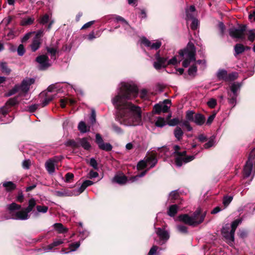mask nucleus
<instances>
[{
    "label": "nucleus",
    "instance_id": "1",
    "mask_svg": "<svg viewBox=\"0 0 255 255\" xmlns=\"http://www.w3.org/2000/svg\"><path fill=\"white\" fill-rule=\"evenodd\" d=\"M138 94L137 87L133 84L122 83L120 92L112 100V103L119 111V121L127 126L141 124V110L127 100L135 98Z\"/></svg>",
    "mask_w": 255,
    "mask_h": 255
},
{
    "label": "nucleus",
    "instance_id": "2",
    "mask_svg": "<svg viewBox=\"0 0 255 255\" xmlns=\"http://www.w3.org/2000/svg\"><path fill=\"white\" fill-rule=\"evenodd\" d=\"M206 216V212L201 213V209H197L190 216L188 214H183L179 216V220L184 223L192 226H196L203 222Z\"/></svg>",
    "mask_w": 255,
    "mask_h": 255
},
{
    "label": "nucleus",
    "instance_id": "3",
    "mask_svg": "<svg viewBox=\"0 0 255 255\" xmlns=\"http://www.w3.org/2000/svg\"><path fill=\"white\" fill-rule=\"evenodd\" d=\"M7 210L10 216L9 219L19 220H25L29 218V215L27 210L24 209L20 211L15 212L16 211L19 210L21 209V205L12 203L10 204L7 205L6 206Z\"/></svg>",
    "mask_w": 255,
    "mask_h": 255
},
{
    "label": "nucleus",
    "instance_id": "4",
    "mask_svg": "<svg viewBox=\"0 0 255 255\" xmlns=\"http://www.w3.org/2000/svg\"><path fill=\"white\" fill-rule=\"evenodd\" d=\"M179 54L184 59L182 63L184 67H188L192 62L195 61V48L192 43H189L186 48L180 50Z\"/></svg>",
    "mask_w": 255,
    "mask_h": 255
},
{
    "label": "nucleus",
    "instance_id": "5",
    "mask_svg": "<svg viewBox=\"0 0 255 255\" xmlns=\"http://www.w3.org/2000/svg\"><path fill=\"white\" fill-rule=\"evenodd\" d=\"M173 149L175 162L178 167H180L183 163L190 162L194 159V156H186L185 150L180 151V147L178 145H174Z\"/></svg>",
    "mask_w": 255,
    "mask_h": 255
},
{
    "label": "nucleus",
    "instance_id": "6",
    "mask_svg": "<svg viewBox=\"0 0 255 255\" xmlns=\"http://www.w3.org/2000/svg\"><path fill=\"white\" fill-rule=\"evenodd\" d=\"M253 153L254 151H252L244 167V174L246 177L254 175L255 157L253 155Z\"/></svg>",
    "mask_w": 255,
    "mask_h": 255
},
{
    "label": "nucleus",
    "instance_id": "7",
    "mask_svg": "<svg viewBox=\"0 0 255 255\" xmlns=\"http://www.w3.org/2000/svg\"><path fill=\"white\" fill-rule=\"evenodd\" d=\"M34 79L32 78H29L24 80L20 86H15L8 94V96H10L15 94L19 90L23 92L26 93L29 89L30 86L34 83Z\"/></svg>",
    "mask_w": 255,
    "mask_h": 255
},
{
    "label": "nucleus",
    "instance_id": "8",
    "mask_svg": "<svg viewBox=\"0 0 255 255\" xmlns=\"http://www.w3.org/2000/svg\"><path fill=\"white\" fill-rule=\"evenodd\" d=\"M246 29V26L242 25L239 28H232L230 29L229 32L230 35L233 38L244 39Z\"/></svg>",
    "mask_w": 255,
    "mask_h": 255
},
{
    "label": "nucleus",
    "instance_id": "9",
    "mask_svg": "<svg viewBox=\"0 0 255 255\" xmlns=\"http://www.w3.org/2000/svg\"><path fill=\"white\" fill-rule=\"evenodd\" d=\"M222 234L229 243L234 242L235 233L231 230L229 225H226L223 228Z\"/></svg>",
    "mask_w": 255,
    "mask_h": 255
},
{
    "label": "nucleus",
    "instance_id": "10",
    "mask_svg": "<svg viewBox=\"0 0 255 255\" xmlns=\"http://www.w3.org/2000/svg\"><path fill=\"white\" fill-rule=\"evenodd\" d=\"M156 61L153 63V66L156 70H159L162 67H165L167 66V59L164 57H161L159 52L155 55Z\"/></svg>",
    "mask_w": 255,
    "mask_h": 255
},
{
    "label": "nucleus",
    "instance_id": "11",
    "mask_svg": "<svg viewBox=\"0 0 255 255\" xmlns=\"http://www.w3.org/2000/svg\"><path fill=\"white\" fill-rule=\"evenodd\" d=\"M36 60L39 64V68L41 70L46 69L50 66L49 63L48 57L46 55H43L38 56Z\"/></svg>",
    "mask_w": 255,
    "mask_h": 255
},
{
    "label": "nucleus",
    "instance_id": "12",
    "mask_svg": "<svg viewBox=\"0 0 255 255\" xmlns=\"http://www.w3.org/2000/svg\"><path fill=\"white\" fill-rule=\"evenodd\" d=\"M156 233L159 238V244L162 245L164 244L169 239V235L168 233L161 228H157L156 229Z\"/></svg>",
    "mask_w": 255,
    "mask_h": 255
},
{
    "label": "nucleus",
    "instance_id": "13",
    "mask_svg": "<svg viewBox=\"0 0 255 255\" xmlns=\"http://www.w3.org/2000/svg\"><path fill=\"white\" fill-rule=\"evenodd\" d=\"M141 43L151 49L156 50L161 45V43L159 41L157 40L154 42H151L145 37L141 39Z\"/></svg>",
    "mask_w": 255,
    "mask_h": 255
},
{
    "label": "nucleus",
    "instance_id": "14",
    "mask_svg": "<svg viewBox=\"0 0 255 255\" xmlns=\"http://www.w3.org/2000/svg\"><path fill=\"white\" fill-rule=\"evenodd\" d=\"M57 161L55 159H50L45 163V168L49 173L52 174L55 171V167Z\"/></svg>",
    "mask_w": 255,
    "mask_h": 255
},
{
    "label": "nucleus",
    "instance_id": "15",
    "mask_svg": "<svg viewBox=\"0 0 255 255\" xmlns=\"http://www.w3.org/2000/svg\"><path fill=\"white\" fill-rule=\"evenodd\" d=\"M205 122V117L200 113L195 115L193 122L198 126L203 125Z\"/></svg>",
    "mask_w": 255,
    "mask_h": 255
},
{
    "label": "nucleus",
    "instance_id": "16",
    "mask_svg": "<svg viewBox=\"0 0 255 255\" xmlns=\"http://www.w3.org/2000/svg\"><path fill=\"white\" fill-rule=\"evenodd\" d=\"M195 8L194 6L191 5L189 8L186 10V19L187 20L195 19Z\"/></svg>",
    "mask_w": 255,
    "mask_h": 255
},
{
    "label": "nucleus",
    "instance_id": "17",
    "mask_svg": "<svg viewBox=\"0 0 255 255\" xmlns=\"http://www.w3.org/2000/svg\"><path fill=\"white\" fill-rule=\"evenodd\" d=\"M173 134L176 139L180 141L182 139L184 133L180 127H177L174 130Z\"/></svg>",
    "mask_w": 255,
    "mask_h": 255
},
{
    "label": "nucleus",
    "instance_id": "18",
    "mask_svg": "<svg viewBox=\"0 0 255 255\" xmlns=\"http://www.w3.org/2000/svg\"><path fill=\"white\" fill-rule=\"evenodd\" d=\"M228 76L227 71L225 70L220 69L217 73V77L219 80L227 81Z\"/></svg>",
    "mask_w": 255,
    "mask_h": 255
},
{
    "label": "nucleus",
    "instance_id": "19",
    "mask_svg": "<svg viewBox=\"0 0 255 255\" xmlns=\"http://www.w3.org/2000/svg\"><path fill=\"white\" fill-rule=\"evenodd\" d=\"M246 48L247 49H249L250 48L249 47H245L242 44H237L234 47V50L235 51V55L236 56L237 55L243 53L245 51Z\"/></svg>",
    "mask_w": 255,
    "mask_h": 255
},
{
    "label": "nucleus",
    "instance_id": "20",
    "mask_svg": "<svg viewBox=\"0 0 255 255\" xmlns=\"http://www.w3.org/2000/svg\"><path fill=\"white\" fill-rule=\"evenodd\" d=\"M41 43V39L33 38L30 47L32 51H36L40 47Z\"/></svg>",
    "mask_w": 255,
    "mask_h": 255
},
{
    "label": "nucleus",
    "instance_id": "21",
    "mask_svg": "<svg viewBox=\"0 0 255 255\" xmlns=\"http://www.w3.org/2000/svg\"><path fill=\"white\" fill-rule=\"evenodd\" d=\"M55 195L58 197L71 196L73 195V192L65 190L56 191Z\"/></svg>",
    "mask_w": 255,
    "mask_h": 255
},
{
    "label": "nucleus",
    "instance_id": "22",
    "mask_svg": "<svg viewBox=\"0 0 255 255\" xmlns=\"http://www.w3.org/2000/svg\"><path fill=\"white\" fill-rule=\"evenodd\" d=\"M161 105L162 112L166 113L167 112L168 110L170 109L171 105V102L170 100H165Z\"/></svg>",
    "mask_w": 255,
    "mask_h": 255
},
{
    "label": "nucleus",
    "instance_id": "23",
    "mask_svg": "<svg viewBox=\"0 0 255 255\" xmlns=\"http://www.w3.org/2000/svg\"><path fill=\"white\" fill-rule=\"evenodd\" d=\"M178 209V207L176 205H172L169 207L167 214L170 217H173L177 213Z\"/></svg>",
    "mask_w": 255,
    "mask_h": 255
},
{
    "label": "nucleus",
    "instance_id": "24",
    "mask_svg": "<svg viewBox=\"0 0 255 255\" xmlns=\"http://www.w3.org/2000/svg\"><path fill=\"white\" fill-rule=\"evenodd\" d=\"M113 181L119 184H124L127 181V177L125 175H117L113 179Z\"/></svg>",
    "mask_w": 255,
    "mask_h": 255
},
{
    "label": "nucleus",
    "instance_id": "25",
    "mask_svg": "<svg viewBox=\"0 0 255 255\" xmlns=\"http://www.w3.org/2000/svg\"><path fill=\"white\" fill-rule=\"evenodd\" d=\"M147 162L149 167H153L157 163V159L154 155H150L146 158Z\"/></svg>",
    "mask_w": 255,
    "mask_h": 255
},
{
    "label": "nucleus",
    "instance_id": "26",
    "mask_svg": "<svg viewBox=\"0 0 255 255\" xmlns=\"http://www.w3.org/2000/svg\"><path fill=\"white\" fill-rule=\"evenodd\" d=\"M81 146L85 149L89 150L91 148V145L86 138H83L79 139Z\"/></svg>",
    "mask_w": 255,
    "mask_h": 255
},
{
    "label": "nucleus",
    "instance_id": "27",
    "mask_svg": "<svg viewBox=\"0 0 255 255\" xmlns=\"http://www.w3.org/2000/svg\"><path fill=\"white\" fill-rule=\"evenodd\" d=\"M78 128L80 132L82 133H85L90 129V127H87L86 124L83 121L79 123Z\"/></svg>",
    "mask_w": 255,
    "mask_h": 255
},
{
    "label": "nucleus",
    "instance_id": "28",
    "mask_svg": "<svg viewBox=\"0 0 255 255\" xmlns=\"http://www.w3.org/2000/svg\"><path fill=\"white\" fill-rule=\"evenodd\" d=\"M55 229L58 231L59 233H63L67 231V229L64 227L61 223H56L53 225Z\"/></svg>",
    "mask_w": 255,
    "mask_h": 255
},
{
    "label": "nucleus",
    "instance_id": "29",
    "mask_svg": "<svg viewBox=\"0 0 255 255\" xmlns=\"http://www.w3.org/2000/svg\"><path fill=\"white\" fill-rule=\"evenodd\" d=\"M34 18L32 17H27L22 19L20 23L23 26L30 25L33 23Z\"/></svg>",
    "mask_w": 255,
    "mask_h": 255
},
{
    "label": "nucleus",
    "instance_id": "30",
    "mask_svg": "<svg viewBox=\"0 0 255 255\" xmlns=\"http://www.w3.org/2000/svg\"><path fill=\"white\" fill-rule=\"evenodd\" d=\"M3 186L5 188L7 191H10L16 188V185L12 182H6L3 183Z\"/></svg>",
    "mask_w": 255,
    "mask_h": 255
},
{
    "label": "nucleus",
    "instance_id": "31",
    "mask_svg": "<svg viewBox=\"0 0 255 255\" xmlns=\"http://www.w3.org/2000/svg\"><path fill=\"white\" fill-rule=\"evenodd\" d=\"M36 201L34 198H31L28 201V206L25 209L28 213L30 212L36 205Z\"/></svg>",
    "mask_w": 255,
    "mask_h": 255
},
{
    "label": "nucleus",
    "instance_id": "32",
    "mask_svg": "<svg viewBox=\"0 0 255 255\" xmlns=\"http://www.w3.org/2000/svg\"><path fill=\"white\" fill-rule=\"evenodd\" d=\"M241 84L239 83H233L231 86V90L234 95L237 96V92L240 90Z\"/></svg>",
    "mask_w": 255,
    "mask_h": 255
},
{
    "label": "nucleus",
    "instance_id": "33",
    "mask_svg": "<svg viewBox=\"0 0 255 255\" xmlns=\"http://www.w3.org/2000/svg\"><path fill=\"white\" fill-rule=\"evenodd\" d=\"M155 125L157 127L162 128L166 125V121L162 117H158L155 121Z\"/></svg>",
    "mask_w": 255,
    "mask_h": 255
},
{
    "label": "nucleus",
    "instance_id": "34",
    "mask_svg": "<svg viewBox=\"0 0 255 255\" xmlns=\"http://www.w3.org/2000/svg\"><path fill=\"white\" fill-rule=\"evenodd\" d=\"M47 52L51 54V59L53 60L56 59V54L57 52V48L56 47H47Z\"/></svg>",
    "mask_w": 255,
    "mask_h": 255
},
{
    "label": "nucleus",
    "instance_id": "35",
    "mask_svg": "<svg viewBox=\"0 0 255 255\" xmlns=\"http://www.w3.org/2000/svg\"><path fill=\"white\" fill-rule=\"evenodd\" d=\"M99 148L102 150L109 151H111L112 149V146L109 143H102L99 146Z\"/></svg>",
    "mask_w": 255,
    "mask_h": 255
},
{
    "label": "nucleus",
    "instance_id": "36",
    "mask_svg": "<svg viewBox=\"0 0 255 255\" xmlns=\"http://www.w3.org/2000/svg\"><path fill=\"white\" fill-rule=\"evenodd\" d=\"M194 113L192 111H188L186 113V121L193 122L195 116Z\"/></svg>",
    "mask_w": 255,
    "mask_h": 255
},
{
    "label": "nucleus",
    "instance_id": "37",
    "mask_svg": "<svg viewBox=\"0 0 255 255\" xmlns=\"http://www.w3.org/2000/svg\"><path fill=\"white\" fill-rule=\"evenodd\" d=\"M0 67L1 69V71L5 73L6 74H9L10 72V69L8 68L5 63H1L0 65Z\"/></svg>",
    "mask_w": 255,
    "mask_h": 255
},
{
    "label": "nucleus",
    "instance_id": "38",
    "mask_svg": "<svg viewBox=\"0 0 255 255\" xmlns=\"http://www.w3.org/2000/svg\"><path fill=\"white\" fill-rule=\"evenodd\" d=\"M248 40L253 42L255 39V29H251L248 31Z\"/></svg>",
    "mask_w": 255,
    "mask_h": 255
},
{
    "label": "nucleus",
    "instance_id": "39",
    "mask_svg": "<svg viewBox=\"0 0 255 255\" xmlns=\"http://www.w3.org/2000/svg\"><path fill=\"white\" fill-rule=\"evenodd\" d=\"M148 166L146 158L145 160H141L138 162L137 165L138 169H142L143 168Z\"/></svg>",
    "mask_w": 255,
    "mask_h": 255
},
{
    "label": "nucleus",
    "instance_id": "40",
    "mask_svg": "<svg viewBox=\"0 0 255 255\" xmlns=\"http://www.w3.org/2000/svg\"><path fill=\"white\" fill-rule=\"evenodd\" d=\"M238 77V73L233 72L229 74H228L227 81H231L236 79Z\"/></svg>",
    "mask_w": 255,
    "mask_h": 255
},
{
    "label": "nucleus",
    "instance_id": "41",
    "mask_svg": "<svg viewBox=\"0 0 255 255\" xmlns=\"http://www.w3.org/2000/svg\"><path fill=\"white\" fill-rule=\"evenodd\" d=\"M112 16L113 18L115 19L117 21H122L128 26H129L127 21L122 17L117 15H114Z\"/></svg>",
    "mask_w": 255,
    "mask_h": 255
},
{
    "label": "nucleus",
    "instance_id": "42",
    "mask_svg": "<svg viewBox=\"0 0 255 255\" xmlns=\"http://www.w3.org/2000/svg\"><path fill=\"white\" fill-rule=\"evenodd\" d=\"M37 210L39 213H45L48 211V207L45 206H37Z\"/></svg>",
    "mask_w": 255,
    "mask_h": 255
},
{
    "label": "nucleus",
    "instance_id": "43",
    "mask_svg": "<svg viewBox=\"0 0 255 255\" xmlns=\"http://www.w3.org/2000/svg\"><path fill=\"white\" fill-rule=\"evenodd\" d=\"M80 246V242H76L71 244L69 245V248L70 249V252H73L76 250Z\"/></svg>",
    "mask_w": 255,
    "mask_h": 255
},
{
    "label": "nucleus",
    "instance_id": "44",
    "mask_svg": "<svg viewBox=\"0 0 255 255\" xmlns=\"http://www.w3.org/2000/svg\"><path fill=\"white\" fill-rule=\"evenodd\" d=\"M180 122L178 118H174L172 120H169L168 122V125L170 126H175L178 125Z\"/></svg>",
    "mask_w": 255,
    "mask_h": 255
},
{
    "label": "nucleus",
    "instance_id": "45",
    "mask_svg": "<svg viewBox=\"0 0 255 255\" xmlns=\"http://www.w3.org/2000/svg\"><path fill=\"white\" fill-rule=\"evenodd\" d=\"M215 144L214 138L211 137L209 141L204 144V147L205 148H208L213 146Z\"/></svg>",
    "mask_w": 255,
    "mask_h": 255
},
{
    "label": "nucleus",
    "instance_id": "46",
    "mask_svg": "<svg viewBox=\"0 0 255 255\" xmlns=\"http://www.w3.org/2000/svg\"><path fill=\"white\" fill-rule=\"evenodd\" d=\"M197 72L196 66L193 65L188 69V74L190 76H195Z\"/></svg>",
    "mask_w": 255,
    "mask_h": 255
},
{
    "label": "nucleus",
    "instance_id": "47",
    "mask_svg": "<svg viewBox=\"0 0 255 255\" xmlns=\"http://www.w3.org/2000/svg\"><path fill=\"white\" fill-rule=\"evenodd\" d=\"M86 188V187L85 186V184L83 183L80 187L79 188V189L76 191H74L73 193V195H78L81 193H82Z\"/></svg>",
    "mask_w": 255,
    "mask_h": 255
},
{
    "label": "nucleus",
    "instance_id": "48",
    "mask_svg": "<svg viewBox=\"0 0 255 255\" xmlns=\"http://www.w3.org/2000/svg\"><path fill=\"white\" fill-rule=\"evenodd\" d=\"M241 223L240 220H236L234 221L232 225H231V230L235 233V232L236 230L237 227L239 225V224Z\"/></svg>",
    "mask_w": 255,
    "mask_h": 255
},
{
    "label": "nucleus",
    "instance_id": "49",
    "mask_svg": "<svg viewBox=\"0 0 255 255\" xmlns=\"http://www.w3.org/2000/svg\"><path fill=\"white\" fill-rule=\"evenodd\" d=\"M233 199L232 196H226L223 199V204L225 207L228 206Z\"/></svg>",
    "mask_w": 255,
    "mask_h": 255
},
{
    "label": "nucleus",
    "instance_id": "50",
    "mask_svg": "<svg viewBox=\"0 0 255 255\" xmlns=\"http://www.w3.org/2000/svg\"><path fill=\"white\" fill-rule=\"evenodd\" d=\"M178 192L173 191L170 193L169 198L171 200H174L178 198Z\"/></svg>",
    "mask_w": 255,
    "mask_h": 255
},
{
    "label": "nucleus",
    "instance_id": "51",
    "mask_svg": "<svg viewBox=\"0 0 255 255\" xmlns=\"http://www.w3.org/2000/svg\"><path fill=\"white\" fill-rule=\"evenodd\" d=\"M207 105L210 108H214L217 105L216 100L213 98L210 99L208 102Z\"/></svg>",
    "mask_w": 255,
    "mask_h": 255
},
{
    "label": "nucleus",
    "instance_id": "52",
    "mask_svg": "<svg viewBox=\"0 0 255 255\" xmlns=\"http://www.w3.org/2000/svg\"><path fill=\"white\" fill-rule=\"evenodd\" d=\"M74 178V175L72 173H67L65 175V181L66 182H71Z\"/></svg>",
    "mask_w": 255,
    "mask_h": 255
},
{
    "label": "nucleus",
    "instance_id": "53",
    "mask_svg": "<svg viewBox=\"0 0 255 255\" xmlns=\"http://www.w3.org/2000/svg\"><path fill=\"white\" fill-rule=\"evenodd\" d=\"M53 99V97L52 96H47V97H46L42 103V107H45L48 104V103L52 100Z\"/></svg>",
    "mask_w": 255,
    "mask_h": 255
},
{
    "label": "nucleus",
    "instance_id": "54",
    "mask_svg": "<svg viewBox=\"0 0 255 255\" xmlns=\"http://www.w3.org/2000/svg\"><path fill=\"white\" fill-rule=\"evenodd\" d=\"M25 53V49L22 44H20L17 48V53L19 56H22Z\"/></svg>",
    "mask_w": 255,
    "mask_h": 255
},
{
    "label": "nucleus",
    "instance_id": "55",
    "mask_svg": "<svg viewBox=\"0 0 255 255\" xmlns=\"http://www.w3.org/2000/svg\"><path fill=\"white\" fill-rule=\"evenodd\" d=\"M34 32H28L26 34L24 35V36L22 37L21 39V42H26L28 39H29V38L31 37V35L34 33Z\"/></svg>",
    "mask_w": 255,
    "mask_h": 255
},
{
    "label": "nucleus",
    "instance_id": "56",
    "mask_svg": "<svg viewBox=\"0 0 255 255\" xmlns=\"http://www.w3.org/2000/svg\"><path fill=\"white\" fill-rule=\"evenodd\" d=\"M49 20V16L47 14L43 15L39 20V22L41 24H44L46 23Z\"/></svg>",
    "mask_w": 255,
    "mask_h": 255
},
{
    "label": "nucleus",
    "instance_id": "57",
    "mask_svg": "<svg viewBox=\"0 0 255 255\" xmlns=\"http://www.w3.org/2000/svg\"><path fill=\"white\" fill-rule=\"evenodd\" d=\"M177 228L181 233H185L187 232V227L184 225H178L177 226Z\"/></svg>",
    "mask_w": 255,
    "mask_h": 255
},
{
    "label": "nucleus",
    "instance_id": "58",
    "mask_svg": "<svg viewBox=\"0 0 255 255\" xmlns=\"http://www.w3.org/2000/svg\"><path fill=\"white\" fill-rule=\"evenodd\" d=\"M198 26V20L196 18L192 19V22L191 25V28L192 29L194 30V29H197Z\"/></svg>",
    "mask_w": 255,
    "mask_h": 255
},
{
    "label": "nucleus",
    "instance_id": "59",
    "mask_svg": "<svg viewBox=\"0 0 255 255\" xmlns=\"http://www.w3.org/2000/svg\"><path fill=\"white\" fill-rule=\"evenodd\" d=\"M154 112L156 114H160L162 112L161 105L156 104L154 107Z\"/></svg>",
    "mask_w": 255,
    "mask_h": 255
},
{
    "label": "nucleus",
    "instance_id": "60",
    "mask_svg": "<svg viewBox=\"0 0 255 255\" xmlns=\"http://www.w3.org/2000/svg\"><path fill=\"white\" fill-rule=\"evenodd\" d=\"M96 142L98 144V146H100V144L104 142L102 137L99 134L96 135Z\"/></svg>",
    "mask_w": 255,
    "mask_h": 255
},
{
    "label": "nucleus",
    "instance_id": "61",
    "mask_svg": "<svg viewBox=\"0 0 255 255\" xmlns=\"http://www.w3.org/2000/svg\"><path fill=\"white\" fill-rule=\"evenodd\" d=\"M189 121H184L182 122V125L186 128L187 129L188 131H191L192 130V128L190 126L189 123Z\"/></svg>",
    "mask_w": 255,
    "mask_h": 255
},
{
    "label": "nucleus",
    "instance_id": "62",
    "mask_svg": "<svg viewBox=\"0 0 255 255\" xmlns=\"http://www.w3.org/2000/svg\"><path fill=\"white\" fill-rule=\"evenodd\" d=\"M90 164L94 169H97L98 168V165L97 161L93 158L90 159Z\"/></svg>",
    "mask_w": 255,
    "mask_h": 255
},
{
    "label": "nucleus",
    "instance_id": "63",
    "mask_svg": "<svg viewBox=\"0 0 255 255\" xmlns=\"http://www.w3.org/2000/svg\"><path fill=\"white\" fill-rule=\"evenodd\" d=\"M158 247L156 246H153L150 249L149 252H148V255H154L156 253L157 250H158Z\"/></svg>",
    "mask_w": 255,
    "mask_h": 255
},
{
    "label": "nucleus",
    "instance_id": "64",
    "mask_svg": "<svg viewBox=\"0 0 255 255\" xmlns=\"http://www.w3.org/2000/svg\"><path fill=\"white\" fill-rule=\"evenodd\" d=\"M249 18L251 22H255V10L250 12Z\"/></svg>",
    "mask_w": 255,
    "mask_h": 255
}]
</instances>
